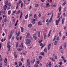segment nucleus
Listing matches in <instances>:
<instances>
[{
	"label": "nucleus",
	"instance_id": "obj_14",
	"mask_svg": "<svg viewBox=\"0 0 67 67\" xmlns=\"http://www.w3.org/2000/svg\"><path fill=\"white\" fill-rule=\"evenodd\" d=\"M22 15H23V12H22V11L21 12V15L20 16V18L21 19V18H22Z\"/></svg>",
	"mask_w": 67,
	"mask_h": 67
},
{
	"label": "nucleus",
	"instance_id": "obj_53",
	"mask_svg": "<svg viewBox=\"0 0 67 67\" xmlns=\"http://www.w3.org/2000/svg\"><path fill=\"white\" fill-rule=\"evenodd\" d=\"M39 61H37V63H36V64H37V65H38V64H39Z\"/></svg>",
	"mask_w": 67,
	"mask_h": 67
},
{
	"label": "nucleus",
	"instance_id": "obj_55",
	"mask_svg": "<svg viewBox=\"0 0 67 67\" xmlns=\"http://www.w3.org/2000/svg\"><path fill=\"white\" fill-rule=\"evenodd\" d=\"M23 7V3H22L21 4V8Z\"/></svg>",
	"mask_w": 67,
	"mask_h": 67
},
{
	"label": "nucleus",
	"instance_id": "obj_43",
	"mask_svg": "<svg viewBox=\"0 0 67 67\" xmlns=\"http://www.w3.org/2000/svg\"><path fill=\"white\" fill-rule=\"evenodd\" d=\"M20 34V32L19 31L17 34V36H19V34Z\"/></svg>",
	"mask_w": 67,
	"mask_h": 67
},
{
	"label": "nucleus",
	"instance_id": "obj_2",
	"mask_svg": "<svg viewBox=\"0 0 67 67\" xmlns=\"http://www.w3.org/2000/svg\"><path fill=\"white\" fill-rule=\"evenodd\" d=\"M61 7H62V6L60 5L59 8V12H60V13H58V16L57 17V18H58L60 17V14H61V13H62V11H61Z\"/></svg>",
	"mask_w": 67,
	"mask_h": 67
},
{
	"label": "nucleus",
	"instance_id": "obj_26",
	"mask_svg": "<svg viewBox=\"0 0 67 67\" xmlns=\"http://www.w3.org/2000/svg\"><path fill=\"white\" fill-rule=\"evenodd\" d=\"M50 59H51V60H52V61H53L54 62V61H55V59L54 58H53V57H51L50 58Z\"/></svg>",
	"mask_w": 67,
	"mask_h": 67
},
{
	"label": "nucleus",
	"instance_id": "obj_37",
	"mask_svg": "<svg viewBox=\"0 0 67 67\" xmlns=\"http://www.w3.org/2000/svg\"><path fill=\"white\" fill-rule=\"evenodd\" d=\"M18 45H19V43H18V42H17L16 46V48H17V47H18Z\"/></svg>",
	"mask_w": 67,
	"mask_h": 67
},
{
	"label": "nucleus",
	"instance_id": "obj_18",
	"mask_svg": "<svg viewBox=\"0 0 67 67\" xmlns=\"http://www.w3.org/2000/svg\"><path fill=\"white\" fill-rule=\"evenodd\" d=\"M32 24H31L28 25V26L29 27H31L32 26Z\"/></svg>",
	"mask_w": 67,
	"mask_h": 67
},
{
	"label": "nucleus",
	"instance_id": "obj_29",
	"mask_svg": "<svg viewBox=\"0 0 67 67\" xmlns=\"http://www.w3.org/2000/svg\"><path fill=\"white\" fill-rule=\"evenodd\" d=\"M28 14H27L26 16H25V19H27V18L28 17Z\"/></svg>",
	"mask_w": 67,
	"mask_h": 67
},
{
	"label": "nucleus",
	"instance_id": "obj_17",
	"mask_svg": "<svg viewBox=\"0 0 67 67\" xmlns=\"http://www.w3.org/2000/svg\"><path fill=\"white\" fill-rule=\"evenodd\" d=\"M43 34L44 36V40H46V39L45 38H46V34L45 35V34L44 33H43Z\"/></svg>",
	"mask_w": 67,
	"mask_h": 67
},
{
	"label": "nucleus",
	"instance_id": "obj_10",
	"mask_svg": "<svg viewBox=\"0 0 67 67\" xmlns=\"http://www.w3.org/2000/svg\"><path fill=\"white\" fill-rule=\"evenodd\" d=\"M51 44H49L48 45V51L51 48Z\"/></svg>",
	"mask_w": 67,
	"mask_h": 67
},
{
	"label": "nucleus",
	"instance_id": "obj_23",
	"mask_svg": "<svg viewBox=\"0 0 67 67\" xmlns=\"http://www.w3.org/2000/svg\"><path fill=\"white\" fill-rule=\"evenodd\" d=\"M20 47H22V48H23V43H22L20 45Z\"/></svg>",
	"mask_w": 67,
	"mask_h": 67
},
{
	"label": "nucleus",
	"instance_id": "obj_25",
	"mask_svg": "<svg viewBox=\"0 0 67 67\" xmlns=\"http://www.w3.org/2000/svg\"><path fill=\"white\" fill-rule=\"evenodd\" d=\"M39 15H38V17H41V13L40 12L38 13Z\"/></svg>",
	"mask_w": 67,
	"mask_h": 67
},
{
	"label": "nucleus",
	"instance_id": "obj_58",
	"mask_svg": "<svg viewBox=\"0 0 67 67\" xmlns=\"http://www.w3.org/2000/svg\"><path fill=\"white\" fill-rule=\"evenodd\" d=\"M59 40V37H58L57 38V40L58 41Z\"/></svg>",
	"mask_w": 67,
	"mask_h": 67
},
{
	"label": "nucleus",
	"instance_id": "obj_31",
	"mask_svg": "<svg viewBox=\"0 0 67 67\" xmlns=\"http://www.w3.org/2000/svg\"><path fill=\"white\" fill-rule=\"evenodd\" d=\"M22 65V63L21 62H20L19 63L18 65L19 66H21Z\"/></svg>",
	"mask_w": 67,
	"mask_h": 67
},
{
	"label": "nucleus",
	"instance_id": "obj_59",
	"mask_svg": "<svg viewBox=\"0 0 67 67\" xmlns=\"http://www.w3.org/2000/svg\"><path fill=\"white\" fill-rule=\"evenodd\" d=\"M48 65H49L48 63H47V65H46L47 67H48Z\"/></svg>",
	"mask_w": 67,
	"mask_h": 67
},
{
	"label": "nucleus",
	"instance_id": "obj_42",
	"mask_svg": "<svg viewBox=\"0 0 67 67\" xmlns=\"http://www.w3.org/2000/svg\"><path fill=\"white\" fill-rule=\"evenodd\" d=\"M36 33H35L33 35V38H34V37H35V36H36Z\"/></svg>",
	"mask_w": 67,
	"mask_h": 67
},
{
	"label": "nucleus",
	"instance_id": "obj_30",
	"mask_svg": "<svg viewBox=\"0 0 67 67\" xmlns=\"http://www.w3.org/2000/svg\"><path fill=\"white\" fill-rule=\"evenodd\" d=\"M5 4L6 5H8V1H7L5 2Z\"/></svg>",
	"mask_w": 67,
	"mask_h": 67
},
{
	"label": "nucleus",
	"instance_id": "obj_8",
	"mask_svg": "<svg viewBox=\"0 0 67 67\" xmlns=\"http://www.w3.org/2000/svg\"><path fill=\"white\" fill-rule=\"evenodd\" d=\"M61 58L63 59V60L64 61V63H66L67 62V60H65V59L64 58V57L63 56H62L61 57Z\"/></svg>",
	"mask_w": 67,
	"mask_h": 67
},
{
	"label": "nucleus",
	"instance_id": "obj_9",
	"mask_svg": "<svg viewBox=\"0 0 67 67\" xmlns=\"http://www.w3.org/2000/svg\"><path fill=\"white\" fill-rule=\"evenodd\" d=\"M53 57L54 58H55V59H56L57 58V56L56 55L53 54Z\"/></svg>",
	"mask_w": 67,
	"mask_h": 67
},
{
	"label": "nucleus",
	"instance_id": "obj_64",
	"mask_svg": "<svg viewBox=\"0 0 67 67\" xmlns=\"http://www.w3.org/2000/svg\"><path fill=\"white\" fill-rule=\"evenodd\" d=\"M66 4V3L65 2L64 3H63V4L62 5H65Z\"/></svg>",
	"mask_w": 67,
	"mask_h": 67
},
{
	"label": "nucleus",
	"instance_id": "obj_6",
	"mask_svg": "<svg viewBox=\"0 0 67 67\" xmlns=\"http://www.w3.org/2000/svg\"><path fill=\"white\" fill-rule=\"evenodd\" d=\"M60 18H59L58 20H58H56V25H58V23L60 21Z\"/></svg>",
	"mask_w": 67,
	"mask_h": 67
},
{
	"label": "nucleus",
	"instance_id": "obj_34",
	"mask_svg": "<svg viewBox=\"0 0 67 67\" xmlns=\"http://www.w3.org/2000/svg\"><path fill=\"white\" fill-rule=\"evenodd\" d=\"M46 6H47V7H49L50 5H49V3H47V4H46Z\"/></svg>",
	"mask_w": 67,
	"mask_h": 67
},
{
	"label": "nucleus",
	"instance_id": "obj_61",
	"mask_svg": "<svg viewBox=\"0 0 67 67\" xmlns=\"http://www.w3.org/2000/svg\"><path fill=\"white\" fill-rule=\"evenodd\" d=\"M12 33H13L12 31H11L10 33V35H12Z\"/></svg>",
	"mask_w": 67,
	"mask_h": 67
},
{
	"label": "nucleus",
	"instance_id": "obj_44",
	"mask_svg": "<svg viewBox=\"0 0 67 67\" xmlns=\"http://www.w3.org/2000/svg\"><path fill=\"white\" fill-rule=\"evenodd\" d=\"M56 38V36H54V38L53 39V41H55V40Z\"/></svg>",
	"mask_w": 67,
	"mask_h": 67
},
{
	"label": "nucleus",
	"instance_id": "obj_57",
	"mask_svg": "<svg viewBox=\"0 0 67 67\" xmlns=\"http://www.w3.org/2000/svg\"><path fill=\"white\" fill-rule=\"evenodd\" d=\"M32 21L34 22H35V21H36V19H33Z\"/></svg>",
	"mask_w": 67,
	"mask_h": 67
},
{
	"label": "nucleus",
	"instance_id": "obj_11",
	"mask_svg": "<svg viewBox=\"0 0 67 67\" xmlns=\"http://www.w3.org/2000/svg\"><path fill=\"white\" fill-rule=\"evenodd\" d=\"M3 8H4V10H6V9L7 8V5H5L3 7Z\"/></svg>",
	"mask_w": 67,
	"mask_h": 67
},
{
	"label": "nucleus",
	"instance_id": "obj_51",
	"mask_svg": "<svg viewBox=\"0 0 67 67\" xmlns=\"http://www.w3.org/2000/svg\"><path fill=\"white\" fill-rule=\"evenodd\" d=\"M0 66L1 67H2V63H1L0 64Z\"/></svg>",
	"mask_w": 67,
	"mask_h": 67
},
{
	"label": "nucleus",
	"instance_id": "obj_7",
	"mask_svg": "<svg viewBox=\"0 0 67 67\" xmlns=\"http://www.w3.org/2000/svg\"><path fill=\"white\" fill-rule=\"evenodd\" d=\"M53 14H52V16H51L50 19L49 21V22H50V23H51V22H52V18L53 17Z\"/></svg>",
	"mask_w": 67,
	"mask_h": 67
},
{
	"label": "nucleus",
	"instance_id": "obj_38",
	"mask_svg": "<svg viewBox=\"0 0 67 67\" xmlns=\"http://www.w3.org/2000/svg\"><path fill=\"white\" fill-rule=\"evenodd\" d=\"M34 67H38V65L37 64H36L34 66Z\"/></svg>",
	"mask_w": 67,
	"mask_h": 67
},
{
	"label": "nucleus",
	"instance_id": "obj_40",
	"mask_svg": "<svg viewBox=\"0 0 67 67\" xmlns=\"http://www.w3.org/2000/svg\"><path fill=\"white\" fill-rule=\"evenodd\" d=\"M59 64H60V65H59V66H60L61 67L62 66V62H60L59 63Z\"/></svg>",
	"mask_w": 67,
	"mask_h": 67
},
{
	"label": "nucleus",
	"instance_id": "obj_52",
	"mask_svg": "<svg viewBox=\"0 0 67 67\" xmlns=\"http://www.w3.org/2000/svg\"><path fill=\"white\" fill-rule=\"evenodd\" d=\"M7 19L5 18L4 20V22H7Z\"/></svg>",
	"mask_w": 67,
	"mask_h": 67
},
{
	"label": "nucleus",
	"instance_id": "obj_35",
	"mask_svg": "<svg viewBox=\"0 0 67 67\" xmlns=\"http://www.w3.org/2000/svg\"><path fill=\"white\" fill-rule=\"evenodd\" d=\"M39 6V5L38 4H36L35 5V7H38Z\"/></svg>",
	"mask_w": 67,
	"mask_h": 67
},
{
	"label": "nucleus",
	"instance_id": "obj_1",
	"mask_svg": "<svg viewBox=\"0 0 67 67\" xmlns=\"http://www.w3.org/2000/svg\"><path fill=\"white\" fill-rule=\"evenodd\" d=\"M10 42L8 41L7 43V45L8 51H10L11 46L10 45Z\"/></svg>",
	"mask_w": 67,
	"mask_h": 67
},
{
	"label": "nucleus",
	"instance_id": "obj_4",
	"mask_svg": "<svg viewBox=\"0 0 67 67\" xmlns=\"http://www.w3.org/2000/svg\"><path fill=\"white\" fill-rule=\"evenodd\" d=\"M22 3V1L21 0H20L18 2V3L17 4V6L16 7V9H18V8L19 7V5L20 4V3Z\"/></svg>",
	"mask_w": 67,
	"mask_h": 67
},
{
	"label": "nucleus",
	"instance_id": "obj_16",
	"mask_svg": "<svg viewBox=\"0 0 67 67\" xmlns=\"http://www.w3.org/2000/svg\"><path fill=\"white\" fill-rule=\"evenodd\" d=\"M11 10H9L8 12V15H10L11 14Z\"/></svg>",
	"mask_w": 67,
	"mask_h": 67
},
{
	"label": "nucleus",
	"instance_id": "obj_46",
	"mask_svg": "<svg viewBox=\"0 0 67 67\" xmlns=\"http://www.w3.org/2000/svg\"><path fill=\"white\" fill-rule=\"evenodd\" d=\"M57 43V41H56L54 42V45H56Z\"/></svg>",
	"mask_w": 67,
	"mask_h": 67
},
{
	"label": "nucleus",
	"instance_id": "obj_24",
	"mask_svg": "<svg viewBox=\"0 0 67 67\" xmlns=\"http://www.w3.org/2000/svg\"><path fill=\"white\" fill-rule=\"evenodd\" d=\"M29 36H30V34H29V33H27V35L26 36V38H27V37H28Z\"/></svg>",
	"mask_w": 67,
	"mask_h": 67
},
{
	"label": "nucleus",
	"instance_id": "obj_41",
	"mask_svg": "<svg viewBox=\"0 0 67 67\" xmlns=\"http://www.w3.org/2000/svg\"><path fill=\"white\" fill-rule=\"evenodd\" d=\"M38 37L40 36V32H39L38 34Z\"/></svg>",
	"mask_w": 67,
	"mask_h": 67
},
{
	"label": "nucleus",
	"instance_id": "obj_50",
	"mask_svg": "<svg viewBox=\"0 0 67 67\" xmlns=\"http://www.w3.org/2000/svg\"><path fill=\"white\" fill-rule=\"evenodd\" d=\"M11 3H9L8 4V7H9L10 8V7H11Z\"/></svg>",
	"mask_w": 67,
	"mask_h": 67
},
{
	"label": "nucleus",
	"instance_id": "obj_3",
	"mask_svg": "<svg viewBox=\"0 0 67 67\" xmlns=\"http://www.w3.org/2000/svg\"><path fill=\"white\" fill-rule=\"evenodd\" d=\"M31 43V40L29 39H27L26 40V44H30Z\"/></svg>",
	"mask_w": 67,
	"mask_h": 67
},
{
	"label": "nucleus",
	"instance_id": "obj_45",
	"mask_svg": "<svg viewBox=\"0 0 67 67\" xmlns=\"http://www.w3.org/2000/svg\"><path fill=\"white\" fill-rule=\"evenodd\" d=\"M40 59H42V57L41 56H40L39 57Z\"/></svg>",
	"mask_w": 67,
	"mask_h": 67
},
{
	"label": "nucleus",
	"instance_id": "obj_47",
	"mask_svg": "<svg viewBox=\"0 0 67 67\" xmlns=\"http://www.w3.org/2000/svg\"><path fill=\"white\" fill-rule=\"evenodd\" d=\"M5 33H6V34H7V29H5Z\"/></svg>",
	"mask_w": 67,
	"mask_h": 67
},
{
	"label": "nucleus",
	"instance_id": "obj_60",
	"mask_svg": "<svg viewBox=\"0 0 67 67\" xmlns=\"http://www.w3.org/2000/svg\"><path fill=\"white\" fill-rule=\"evenodd\" d=\"M11 36H12V35H10V36L9 37V38H11Z\"/></svg>",
	"mask_w": 67,
	"mask_h": 67
},
{
	"label": "nucleus",
	"instance_id": "obj_62",
	"mask_svg": "<svg viewBox=\"0 0 67 67\" xmlns=\"http://www.w3.org/2000/svg\"><path fill=\"white\" fill-rule=\"evenodd\" d=\"M37 40V37L36 36L35 38V40Z\"/></svg>",
	"mask_w": 67,
	"mask_h": 67
},
{
	"label": "nucleus",
	"instance_id": "obj_5",
	"mask_svg": "<svg viewBox=\"0 0 67 67\" xmlns=\"http://www.w3.org/2000/svg\"><path fill=\"white\" fill-rule=\"evenodd\" d=\"M29 59H28L27 60V66H29L30 65V61H29Z\"/></svg>",
	"mask_w": 67,
	"mask_h": 67
},
{
	"label": "nucleus",
	"instance_id": "obj_21",
	"mask_svg": "<svg viewBox=\"0 0 67 67\" xmlns=\"http://www.w3.org/2000/svg\"><path fill=\"white\" fill-rule=\"evenodd\" d=\"M66 46H67V44H66V43H65L64 45V48H65L66 47Z\"/></svg>",
	"mask_w": 67,
	"mask_h": 67
},
{
	"label": "nucleus",
	"instance_id": "obj_39",
	"mask_svg": "<svg viewBox=\"0 0 67 67\" xmlns=\"http://www.w3.org/2000/svg\"><path fill=\"white\" fill-rule=\"evenodd\" d=\"M36 14H35L34 16V19H36Z\"/></svg>",
	"mask_w": 67,
	"mask_h": 67
},
{
	"label": "nucleus",
	"instance_id": "obj_19",
	"mask_svg": "<svg viewBox=\"0 0 67 67\" xmlns=\"http://www.w3.org/2000/svg\"><path fill=\"white\" fill-rule=\"evenodd\" d=\"M4 63H7V58H5L4 60Z\"/></svg>",
	"mask_w": 67,
	"mask_h": 67
},
{
	"label": "nucleus",
	"instance_id": "obj_63",
	"mask_svg": "<svg viewBox=\"0 0 67 67\" xmlns=\"http://www.w3.org/2000/svg\"><path fill=\"white\" fill-rule=\"evenodd\" d=\"M59 36H60V35H61V33L60 32H59Z\"/></svg>",
	"mask_w": 67,
	"mask_h": 67
},
{
	"label": "nucleus",
	"instance_id": "obj_15",
	"mask_svg": "<svg viewBox=\"0 0 67 67\" xmlns=\"http://www.w3.org/2000/svg\"><path fill=\"white\" fill-rule=\"evenodd\" d=\"M40 54L41 55H43V56H44L45 55V54L44 52H41L40 53Z\"/></svg>",
	"mask_w": 67,
	"mask_h": 67
},
{
	"label": "nucleus",
	"instance_id": "obj_22",
	"mask_svg": "<svg viewBox=\"0 0 67 67\" xmlns=\"http://www.w3.org/2000/svg\"><path fill=\"white\" fill-rule=\"evenodd\" d=\"M24 31V28L23 27H21V32H23Z\"/></svg>",
	"mask_w": 67,
	"mask_h": 67
},
{
	"label": "nucleus",
	"instance_id": "obj_13",
	"mask_svg": "<svg viewBox=\"0 0 67 67\" xmlns=\"http://www.w3.org/2000/svg\"><path fill=\"white\" fill-rule=\"evenodd\" d=\"M14 56L16 58H17V55H16V52H15L14 54Z\"/></svg>",
	"mask_w": 67,
	"mask_h": 67
},
{
	"label": "nucleus",
	"instance_id": "obj_28",
	"mask_svg": "<svg viewBox=\"0 0 67 67\" xmlns=\"http://www.w3.org/2000/svg\"><path fill=\"white\" fill-rule=\"evenodd\" d=\"M44 52L46 53H47V49H46V48H44Z\"/></svg>",
	"mask_w": 67,
	"mask_h": 67
},
{
	"label": "nucleus",
	"instance_id": "obj_48",
	"mask_svg": "<svg viewBox=\"0 0 67 67\" xmlns=\"http://www.w3.org/2000/svg\"><path fill=\"white\" fill-rule=\"evenodd\" d=\"M16 39L17 40V41H19V37L17 36L16 37Z\"/></svg>",
	"mask_w": 67,
	"mask_h": 67
},
{
	"label": "nucleus",
	"instance_id": "obj_56",
	"mask_svg": "<svg viewBox=\"0 0 67 67\" xmlns=\"http://www.w3.org/2000/svg\"><path fill=\"white\" fill-rule=\"evenodd\" d=\"M32 24H35V22L33 21L32 22Z\"/></svg>",
	"mask_w": 67,
	"mask_h": 67
},
{
	"label": "nucleus",
	"instance_id": "obj_32",
	"mask_svg": "<svg viewBox=\"0 0 67 67\" xmlns=\"http://www.w3.org/2000/svg\"><path fill=\"white\" fill-rule=\"evenodd\" d=\"M51 30H50L49 32V34L48 35V37H49L51 35Z\"/></svg>",
	"mask_w": 67,
	"mask_h": 67
},
{
	"label": "nucleus",
	"instance_id": "obj_20",
	"mask_svg": "<svg viewBox=\"0 0 67 67\" xmlns=\"http://www.w3.org/2000/svg\"><path fill=\"white\" fill-rule=\"evenodd\" d=\"M20 10H18L16 13V14H19V13H20Z\"/></svg>",
	"mask_w": 67,
	"mask_h": 67
},
{
	"label": "nucleus",
	"instance_id": "obj_36",
	"mask_svg": "<svg viewBox=\"0 0 67 67\" xmlns=\"http://www.w3.org/2000/svg\"><path fill=\"white\" fill-rule=\"evenodd\" d=\"M21 50H22V49L21 48H18L17 49V50L18 51H21Z\"/></svg>",
	"mask_w": 67,
	"mask_h": 67
},
{
	"label": "nucleus",
	"instance_id": "obj_27",
	"mask_svg": "<svg viewBox=\"0 0 67 67\" xmlns=\"http://www.w3.org/2000/svg\"><path fill=\"white\" fill-rule=\"evenodd\" d=\"M65 19L64 18L62 19V24H63L64 23V21H65Z\"/></svg>",
	"mask_w": 67,
	"mask_h": 67
},
{
	"label": "nucleus",
	"instance_id": "obj_49",
	"mask_svg": "<svg viewBox=\"0 0 67 67\" xmlns=\"http://www.w3.org/2000/svg\"><path fill=\"white\" fill-rule=\"evenodd\" d=\"M17 33H18V32L17 31H16L15 32V35H17Z\"/></svg>",
	"mask_w": 67,
	"mask_h": 67
},
{
	"label": "nucleus",
	"instance_id": "obj_54",
	"mask_svg": "<svg viewBox=\"0 0 67 67\" xmlns=\"http://www.w3.org/2000/svg\"><path fill=\"white\" fill-rule=\"evenodd\" d=\"M14 38V36H13V37L12 38L11 40H13Z\"/></svg>",
	"mask_w": 67,
	"mask_h": 67
},
{
	"label": "nucleus",
	"instance_id": "obj_12",
	"mask_svg": "<svg viewBox=\"0 0 67 67\" xmlns=\"http://www.w3.org/2000/svg\"><path fill=\"white\" fill-rule=\"evenodd\" d=\"M49 67H52V63L51 62H49Z\"/></svg>",
	"mask_w": 67,
	"mask_h": 67
},
{
	"label": "nucleus",
	"instance_id": "obj_33",
	"mask_svg": "<svg viewBox=\"0 0 67 67\" xmlns=\"http://www.w3.org/2000/svg\"><path fill=\"white\" fill-rule=\"evenodd\" d=\"M56 7V5L54 4L52 5V8H55Z\"/></svg>",
	"mask_w": 67,
	"mask_h": 67
}]
</instances>
